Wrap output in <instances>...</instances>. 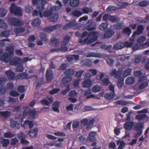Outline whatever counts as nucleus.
Returning a JSON list of instances; mask_svg holds the SVG:
<instances>
[{
  "mask_svg": "<svg viewBox=\"0 0 149 149\" xmlns=\"http://www.w3.org/2000/svg\"><path fill=\"white\" fill-rule=\"evenodd\" d=\"M45 0H39L37 4V9L39 11V15L40 17H48V19L52 21H56L59 18L58 15L57 14H53L52 12L57 11L60 9L62 6V4L61 2L59 1H56V3L58 4V6H52L50 7L49 11H45L43 14H42V11L45 9L44 5L46 3Z\"/></svg>",
  "mask_w": 149,
  "mask_h": 149,
  "instance_id": "obj_1",
  "label": "nucleus"
},
{
  "mask_svg": "<svg viewBox=\"0 0 149 149\" xmlns=\"http://www.w3.org/2000/svg\"><path fill=\"white\" fill-rule=\"evenodd\" d=\"M14 50L13 47H7L6 49V52L4 53L0 57V60L5 63L8 62L11 65H16L22 64L23 62L31 61V60H29L27 57H24L22 60L18 58L13 57L14 53Z\"/></svg>",
  "mask_w": 149,
  "mask_h": 149,
  "instance_id": "obj_2",
  "label": "nucleus"
},
{
  "mask_svg": "<svg viewBox=\"0 0 149 149\" xmlns=\"http://www.w3.org/2000/svg\"><path fill=\"white\" fill-rule=\"evenodd\" d=\"M97 34L96 32H91L86 38L84 40L81 39L79 42L82 44L86 43L88 45L90 44L97 40L98 37Z\"/></svg>",
  "mask_w": 149,
  "mask_h": 149,
  "instance_id": "obj_3",
  "label": "nucleus"
},
{
  "mask_svg": "<svg viewBox=\"0 0 149 149\" xmlns=\"http://www.w3.org/2000/svg\"><path fill=\"white\" fill-rule=\"evenodd\" d=\"M10 11L11 13L19 16H22V9L19 7L16 6L15 3H12L10 7Z\"/></svg>",
  "mask_w": 149,
  "mask_h": 149,
  "instance_id": "obj_4",
  "label": "nucleus"
},
{
  "mask_svg": "<svg viewBox=\"0 0 149 149\" xmlns=\"http://www.w3.org/2000/svg\"><path fill=\"white\" fill-rule=\"evenodd\" d=\"M133 42H126L124 43L118 42L116 43L114 46V48L117 49H121L124 47H130L132 45Z\"/></svg>",
  "mask_w": 149,
  "mask_h": 149,
  "instance_id": "obj_5",
  "label": "nucleus"
},
{
  "mask_svg": "<svg viewBox=\"0 0 149 149\" xmlns=\"http://www.w3.org/2000/svg\"><path fill=\"white\" fill-rule=\"evenodd\" d=\"M143 127V125L141 123H138L135 125L134 129L136 131V132L134 134L135 137H138L142 134L143 132L142 129Z\"/></svg>",
  "mask_w": 149,
  "mask_h": 149,
  "instance_id": "obj_6",
  "label": "nucleus"
},
{
  "mask_svg": "<svg viewBox=\"0 0 149 149\" xmlns=\"http://www.w3.org/2000/svg\"><path fill=\"white\" fill-rule=\"evenodd\" d=\"M64 141L63 138L58 139L57 141H54L47 143V144L50 146H54L57 147H61L63 145L62 142Z\"/></svg>",
  "mask_w": 149,
  "mask_h": 149,
  "instance_id": "obj_7",
  "label": "nucleus"
},
{
  "mask_svg": "<svg viewBox=\"0 0 149 149\" xmlns=\"http://www.w3.org/2000/svg\"><path fill=\"white\" fill-rule=\"evenodd\" d=\"M70 38L69 36H65L64 39L61 42V46L60 49V51L63 52H66L67 51L68 49L65 46L69 42Z\"/></svg>",
  "mask_w": 149,
  "mask_h": 149,
  "instance_id": "obj_8",
  "label": "nucleus"
},
{
  "mask_svg": "<svg viewBox=\"0 0 149 149\" xmlns=\"http://www.w3.org/2000/svg\"><path fill=\"white\" fill-rule=\"evenodd\" d=\"M9 24L11 25L16 26L23 24L22 22L19 19L15 18H10L8 19Z\"/></svg>",
  "mask_w": 149,
  "mask_h": 149,
  "instance_id": "obj_9",
  "label": "nucleus"
},
{
  "mask_svg": "<svg viewBox=\"0 0 149 149\" xmlns=\"http://www.w3.org/2000/svg\"><path fill=\"white\" fill-rule=\"evenodd\" d=\"M143 30V27L142 25L138 26L137 28V31H134L132 37L130 39V40L133 42L135 39V36L136 35H139L141 34Z\"/></svg>",
  "mask_w": 149,
  "mask_h": 149,
  "instance_id": "obj_10",
  "label": "nucleus"
},
{
  "mask_svg": "<svg viewBox=\"0 0 149 149\" xmlns=\"http://www.w3.org/2000/svg\"><path fill=\"white\" fill-rule=\"evenodd\" d=\"M149 46V42H147L145 43L142 44L141 45L140 44H135L132 47L133 50H136L139 49H141V48H145L148 47Z\"/></svg>",
  "mask_w": 149,
  "mask_h": 149,
  "instance_id": "obj_11",
  "label": "nucleus"
},
{
  "mask_svg": "<svg viewBox=\"0 0 149 149\" xmlns=\"http://www.w3.org/2000/svg\"><path fill=\"white\" fill-rule=\"evenodd\" d=\"M122 70H119L116 72V70L113 68L110 70V74L111 76L114 75L116 78L119 79L122 75Z\"/></svg>",
  "mask_w": 149,
  "mask_h": 149,
  "instance_id": "obj_12",
  "label": "nucleus"
},
{
  "mask_svg": "<svg viewBox=\"0 0 149 149\" xmlns=\"http://www.w3.org/2000/svg\"><path fill=\"white\" fill-rule=\"evenodd\" d=\"M103 19L104 21L109 20L113 22L119 20V19L116 16H111L107 15H105L104 16Z\"/></svg>",
  "mask_w": 149,
  "mask_h": 149,
  "instance_id": "obj_13",
  "label": "nucleus"
},
{
  "mask_svg": "<svg viewBox=\"0 0 149 149\" xmlns=\"http://www.w3.org/2000/svg\"><path fill=\"white\" fill-rule=\"evenodd\" d=\"M77 95V93L75 91H71L69 95L70 97L68 99L69 100L72 102H75L77 100L76 98H73V97L76 96Z\"/></svg>",
  "mask_w": 149,
  "mask_h": 149,
  "instance_id": "obj_14",
  "label": "nucleus"
},
{
  "mask_svg": "<svg viewBox=\"0 0 149 149\" xmlns=\"http://www.w3.org/2000/svg\"><path fill=\"white\" fill-rule=\"evenodd\" d=\"M60 102L59 101H56L52 104V109L53 111L57 113H59L60 111L59 107L60 106Z\"/></svg>",
  "mask_w": 149,
  "mask_h": 149,
  "instance_id": "obj_15",
  "label": "nucleus"
},
{
  "mask_svg": "<svg viewBox=\"0 0 149 149\" xmlns=\"http://www.w3.org/2000/svg\"><path fill=\"white\" fill-rule=\"evenodd\" d=\"M5 73L9 79L13 80H16V76H15V73L11 71L8 70Z\"/></svg>",
  "mask_w": 149,
  "mask_h": 149,
  "instance_id": "obj_16",
  "label": "nucleus"
},
{
  "mask_svg": "<svg viewBox=\"0 0 149 149\" xmlns=\"http://www.w3.org/2000/svg\"><path fill=\"white\" fill-rule=\"evenodd\" d=\"M47 99H44L41 101L42 104L45 105H49L50 103H52L53 101V98L52 97L47 96Z\"/></svg>",
  "mask_w": 149,
  "mask_h": 149,
  "instance_id": "obj_17",
  "label": "nucleus"
},
{
  "mask_svg": "<svg viewBox=\"0 0 149 149\" xmlns=\"http://www.w3.org/2000/svg\"><path fill=\"white\" fill-rule=\"evenodd\" d=\"M60 26V25H59L48 26L44 29V31L47 32H51L57 28H59Z\"/></svg>",
  "mask_w": 149,
  "mask_h": 149,
  "instance_id": "obj_18",
  "label": "nucleus"
},
{
  "mask_svg": "<svg viewBox=\"0 0 149 149\" xmlns=\"http://www.w3.org/2000/svg\"><path fill=\"white\" fill-rule=\"evenodd\" d=\"M89 71L91 72L92 74H90L89 73H87L85 75V77L88 78H91L92 76H95L97 74V71L94 69H91L89 70Z\"/></svg>",
  "mask_w": 149,
  "mask_h": 149,
  "instance_id": "obj_19",
  "label": "nucleus"
},
{
  "mask_svg": "<svg viewBox=\"0 0 149 149\" xmlns=\"http://www.w3.org/2000/svg\"><path fill=\"white\" fill-rule=\"evenodd\" d=\"M134 125V123L132 122H127L125 124L124 127L126 130H131Z\"/></svg>",
  "mask_w": 149,
  "mask_h": 149,
  "instance_id": "obj_20",
  "label": "nucleus"
},
{
  "mask_svg": "<svg viewBox=\"0 0 149 149\" xmlns=\"http://www.w3.org/2000/svg\"><path fill=\"white\" fill-rule=\"evenodd\" d=\"M72 79V77L71 76L66 75L64 76L62 80L63 83L66 84L71 81Z\"/></svg>",
  "mask_w": 149,
  "mask_h": 149,
  "instance_id": "obj_21",
  "label": "nucleus"
},
{
  "mask_svg": "<svg viewBox=\"0 0 149 149\" xmlns=\"http://www.w3.org/2000/svg\"><path fill=\"white\" fill-rule=\"evenodd\" d=\"M38 132V129L35 128L29 131V132L28 134L32 138H36L37 136Z\"/></svg>",
  "mask_w": 149,
  "mask_h": 149,
  "instance_id": "obj_22",
  "label": "nucleus"
},
{
  "mask_svg": "<svg viewBox=\"0 0 149 149\" xmlns=\"http://www.w3.org/2000/svg\"><path fill=\"white\" fill-rule=\"evenodd\" d=\"M134 75L135 76L139 77V81H141L144 80L145 77L142 76V73L140 71H136L134 72Z\"/></svg>",
  "mask_w": 149,
  "mask_h": 149,
  "instance_id": "obj_23",
  "label": "nucleus"
},
{
  "mask_svg": "<svg viewBox=\"0 0 149 149\" xmlns=\"http://www.w3.org/2000/svg\"><path fill=\"white\" fill-rule=\"evenodd\" d=\"M92 85V81L89 79L85 80L82 83L83 86L84 87H89Z\"/></svg>",
  "mask_w": 149,
  "mask_h": 149,
  "instance_id": "obj_24",
  "label": "nucleus"
},
{
  "mask_svg": "<svg viewBox=\"0 0 149 149\" xmlns=\"http://www.w3.org/2000/svg\"><path fill=\"white\" fill-rule=\"evenodd\" d=\"M29 78V76L26 73H22L18 74L16 76V80L18 79H22Z\"/></svg>",
  "mask_w": 149,
  "mask_h": 149,
  "instance_id": "obj_25",
  "label": "nucleus"
},
{
  "mask_svg": "<svg viewBox=\"0 0 149 149\" xmlns=\"http://www.w3.org/2000/svg\"><path fill=\"white\" fill-rule=\"evenodd\" d=\"M28 125L30 129H31L33 127V123L31 121L29 120H25L23 124H21V126L25 128L26 126Z\"/></svg>",
  "mask_w": 149,
  "mask_h": 149,
  "instance_id": "obj_26",
  "label": "nucleus"
},
{
  "mask_svg": "<svg viewBox=\"0 0 149 149\" xmlns=\"http://www.w3.org/2000/svg\"><path fill=\"white\" fill-rule=\"evenodd\" d=\"M53 74L51 70H47L46 73V78L48 81H50L53 78Z\"/></svg>",
  "mask_w": 149,
  "mask_h": 149,
  "instance_id": "obj_27",
  "label": "nucleus"
},
{
  "mask_svg": "<svg viewBox=\"0 0 149 149\" xmlns=\"http://www.w3.org/2000/svg\"><path fill=\"white\" fill-rule=\"evenodd\" d=\"M96 135V132H91L88 136L89 139L92 141L96 140L95 136Z\"/></svg>",
  "mask_w": 149,
  "mask_h": 149,
  "instance_id": "obj_28",
  "label": "nucleus"
},
{
  "mask_svg": "<svg viewBox=\"0 0 149 149\" xmlns=\"http://www.w3.org/2000/svg\"><path fill=\"white\" fill-rule=\"evenodd\" d=\"M79 56L77 55H72L70 56L67 57V58L68 61L70 62H72L74 59L75 60H77L79 59Z\"/></svg>",
  "mask_w": 149,
  "mask_h": 149,
  "instance_id": "obj_29",
  "label": "nucleus"
},
{
  "mask_svg": "<svg viewBox=\"0 0 149 149\" xmlns=\"http://www.w3.org/2000/svg\"><path fill=\"white\" fill-rule=\"evenodd\" d=\"M126 84L128 85H131L135 82L134 78L133 77H129L125 80Z\"/></svg>",
  "mask_w": 149,
  "mask_h": 149,
  "instance_id": "obj_30",
  "label": "nucleus"
},
{
  "mask_svg": "<svg viewBox=\"0 0 149 149\" xmlns=\"http://www.w3.org/2000/svg\"><path fill=\"white\" fill-rule=\"evenodd\" d=\"M1 143L3 147L7 146L9 143V140L7 139H5L2 138L0 139Z\"/></svg>",
  "mask_w": 149,
  "mask_h": 149,
  "instance_id": "obj_31",
  "label": "nucleus"
},
{
  "mask_svg": "<svg viewBox=\"0 0 149 149\" xmlns=\"http://www.w3.org/2000/svg\"><path fill=\"white\" fill-rule=\"evenodd\" d=\"M114 97V94L113 92L106 94L104 95V97L107 100H111Z\"/></svg>",
  "mask_w": 149,
  "mask_h": 149,
  "instance_id": "obj_32",
  "label": "nucleus"
},
{
  "mask_svg": "<svg viewBox=\"0 0 149 149\" xmlns=\"http://www.w3.org/2000/svg\"><path fill=\"white\" fill-rule=\"evenodd\" d=\"M70 4L71 6L75 7L79 5V0H70Z\"/></svg>",
  "mask_w": 149,
  "mask_h": 149,
  "instance_id": "obj_33",
  "label": "nucleus"
},
{
  "mask_svg": "<svg viewBox=\"0 0 149 149\" xmlns=\"http://www.w3.org/2000/svg\"><path fill=\"white\" fill-rule=\"evenodd\" d=\"M77 24L75 23V20H73L69 23L66 24L63 26V29H67L73 26L74 25H76Z\"/></svg>",
  "mask_w": 149,
  "mask_h": 149,
  "instance_id": "obj_34",
  "label": "nucleus"
},
{
  "mask_svg": "<svg viewBox=\"0 0 149 149\" xmlns=\"http://www.w3.org/2000/svg\"><path fill=\"white\" fill-rule=\"evenodd\" d=\"M10 125L11 127H15L17 129H19L20 127V125L18 123L14 120L11 121Z\"/></svg>",
  "mask_w": 149,
  "mask_h": 149,
  "instance_id": "obj_35",
  "label": "nucleus"
},
{
  "mask_svg": "<svg viewBox=\"0 0 149 149\" xmlns=\"http://www.w3.org/2000/svg\"><path fill=\"white\" fill-rule=\"evenodd\" d=\"M41 22V20L37 18L32 21V25L33 26H38L40 25Z\"/></svg>",
  "mask_w": 149,
  "mask_h": 149,
  "instance_id": "obj_36",
  "label": "nucleus"
},
{
  "mask_svg": "<svg viewBox=\"0 0 149 149\" xmlns=\"http://www.w3.org/2000/svg\"><path fill=\"white\" fill-rule=\"evenodd\" d=\"M114 33L113 31L109 30L105 33L104 37L106 38H109L113 35Z\"/></svg>",
  "mask_w": 149,
  "mask_h": 149,
  "instance_id": "obj_37",
  "label": "nucleus"
},
{
  "mask_svg": "<svg viewBox=\"0 0 149 149\" xmlns=\"http://www.w3.org/2000/svg\"><path fill=\"white\" fill-rule=\"evenodd\" d=\"M43 82V80L42 78H40L38 79L35 83L34 85L36 86V88L39 87L40 85L42 84Z\"/></svg>",
  "mask_w": 149,
  "mask_h": 149,
  "instance_id": "obj_38",
  "label": "nucleus"
},
{
  "mask_svg": "<svg viewBox=\"0 0 149 149\" xmlns=\"http://www.w3.org/2000/svg\"><path fill=\"white\" fill-rule=\"evenodd\" d=\"M101 89L100 86L97 85H94L92 88V91L93 92L97 93L99 92Z\"/></svg>",
  "mask_w": 149,
  "mask_h": 149,
  "instance_id": "obj_39",
  "label": "nucleus"
},
{
  "mask_svg": "<svg viewBox=\"0 0 149 149\" xmlns=\"http://www.w3.org/2000/svg\"><path fill=\"white\" fill-rule=\"evenodd\" d=\"M25 29L24 28H18L15 29L14 32L15 34H18L24 32Z\"/></svg>",
  "mask_w": 149,
  "mask_h": 149,
  "instance_id": "obj_40",
  "label": "nucleus"
},
{
  "mask_svg": "<svg viewBox=\"0 0 149 149\" xmlns=\"http://www.w3.org/2000/svg\"><path fill=\"white\" fill-rule=\"evenodd\" d=\"M11 114L8 111H5L3 112L0 111V116L4 118L9 116Z\"/></svg>",
  "mask_w": 149,
  "mask_h": 149,
  "instance_id": "obj_41",
  "label": "nucleus"
},
{
  "mask_svg": "<svg viewBox=\"0 0 149 149\" xmlns=\"http://www.w3.org/2000/svg\"><path fill=\"white\" fill-rule=\"evenodd\" d=\"M117 144L118 145V148L119 149H122L125 146V144L124 142L121 141H117Z\"/></svg>",
  "mask_w": 149,
  "mask_h": 149,
  "instance_id": "obj_42",
  "label": "nucleus"
},
{
  "mask_svg": "<svg viewBox=\"0 0 149 149\" xmlns=\"http://www.w3.org/2000/svg\"><path fill=\"white\" fill-rule=\"evenodd\" d=\"M108 27V24L106 23H102L99 26V29L101 30H104L106 29Z\"/></svg>",
  "mask_w": 149,
  "mask_h": 149,
  "instance_id": "obj_43",
  "label": "nucleus"
},
{
  "mask_svg": "<svg viewBox=\"0 0 149 149\" xmlns=\"http://www.w3.org/2000/svg\"><path fill=\"white\" fill-rule=\"evenodd\" d=\"M146 40V38L144 36H141L137 40V42L140 45H141Z\"/></svg>",
  "mask_w": 149,
  "mask_h": 149,
  "instance_id": "obj_44",
  "label": "nucleus"
},
{
  "mask_svg": "<svg viewBox=\"0 0 149 149\" xmlns=\"http://www.w3.org/2000/svg\"><path fill=\"white\" fill-rule=\"evenodd\" d=\"M92 23V21H89L86 24L85 26L86 27V29L88 31H91L95 29V27L92 28L89 27V26Z\"/></svg>",
  "mask_w": 149,
  "mask_h": 149,
  "instance_id": "obj_45",
  "label": "nucleus"
},
{
  "mask_svg": "<svg viewBox=\"0 0 149 149\" xmlns=\"http://www.w3.org/2000/svg\"><path fill=\"white\" fill-rule=\"evenodd\" d=\"M38 113L34 110H32L30 112L29 115L32 118H35Z\"/></svg>",
  "mask_w": 149,
  "mask_h": 149,
  "instance_id": "obj_46",
  "label": "nucleus"
},
{
  "mask_svg": "<svg viewBox=\"0 0 149 149\" xmlns=\"http://www.w3.org/2000/svg\"><path fill=\"white\" fill-rule=\"evenodd\" d=\"M123 32L127 34L128 36H130L132 32L131 30L129 27H125L123 29Z\"/></svg>",
  "mask_w": 149,
  "mask_h": 149,
  "instance_id": "obj_47",
  "label": "nucleus"
},
{
  "mask_svg": "<svg viewBox=\"0 0 149 149\" xmlns=\"http://www.w3.org/2000/svg\"><path fill=\"white\" fill-rule=\"evenodd\" d=\"M118 82V86L119 88H121L122 87L123 84V79L121 77V76L119 79Z\"/></svg>",
  "mask_w": 149,
  "mask_h": 149,
  "instance_id": "obj_48",
  "label": "nucleus"
},
{
  "mask_svg": "<svg viewBox=\"0 0 149 149\" xmlns=\"http://www.w3.org/2000/svg\"><path fill=\"white\" fill-rule=\"evenodd\" d=\"M131 73V70L128 68L126 69L124 71L123 76L124 77H125L127 76L130 75Z\"/></svg>",
  "mask_w": 149,
  "mask_h": 149,
  "instance_id": "obj_49",
  "label": "nucleus"
},
{
  "mask_svg": "<svg viewBox=\"0 0 149 149\" xmlns=\"http://www.w3.org/2000/svg\"><path fill=\"white\" fill-rule=\"evenodd\" d=\"M148 85V83L147 81H145L142 83L139 86V89H143L146 87Z\"/></svg>",
  "mask_w": 149,
  "mask_h": 149,
  "instance_id": "obj_50",
  "label": "nucleus"
},
{
  "mask_svg": "<svg viewBox=\"0 0 149 149\" xmlns=\"http://www.w3.org/2000/svg\"><path fill=\"white\" fill-rule=\"evenodd\" d=\"M15 134L10 132H7L4 134L3 136L5 137L11 138L14 137Z\"/></svg>",
  "mask_w": 149,
  "mask_h": 149,
  "instance_id": "obj_51",
  "label": "nucleus"
},
{
  "mask_svg": "<svg viewBox=\"0 0 149 149\" xmlns=\"http://www.w3.org/2000/svg\"><path fill=\"white\" fill-rule=\"evenodd\" d=\"M72 14L75 17H79L82 15V13L80 11L75 10L72 12Z\"/></svg>",
  "mask_w": 149,
  "mask_h": 149,
  "instance_id": "obj_52",
  "label": "nucleus"
},
{
  "mask_svg": "<svg viewBox=\"0 0 149 149\" xmlns=\"http://www.w3.org/2000/svg\"><path fill=\"white\" fill-rule=\"evenodd\" d=\"M74 73V70L72 69H69L67 70L65 72V73L66 75L71 76Z\"/></svg>",
  "mask_w": 149,
  "mask_h": 149,
  "instance_id": "obj_53",
  "label": "nucleus"
},
{
  "mask_svg": "<svg viewBox=\"0 0 149 149\" xmlns=\"http://www.w3.org/2000/svg\"><path fill=\"white\" fill-rule=\"evenodd\" d=\"M94 122L95 120L94 119H92L90 120L87 125L86 128L87 129H88L91 128L93 125Z\"/></svg>",
  "mask_w": 149,
  "mask_h": 149,
  "instance_id": "obj_54",
  "label": "nucleus"
},
{
  "mask_svg": "<svg viewBox=\"0 0 149 149\" xmlns=\"http://www.w3.org/2000/svg\"><path fill=\"white\" fill-rule=\"evenodd\" d=\"M82 10L83 11L84 13L86 14L91 13L92 11V10L91 9L86 7L83 9Z\"/></svg>",
  "mask_w": 149,
  "mask_h": 149,
  "instance_id": "obj_55",
  "label": "nucleus"
},
{
  "mask_svg": "<svg viewBox=\"0 0 149 149\" xmlns=\"http://www.w3.org/2000/svg\"><path fill=\"white\" fill-rule=\"evenodd\" d=\"M116 104L120 105H126L127 104V102L123 100H118L115 102Z\"/></svg>",
  "mask_w": 149,
  "mask_h": 149,
  "instance_id": "obj_56",
  "label": "nucleus"
},
{
  "mask_svg": "<svg viewBox=\"0 0 149 149\" xmlns=\"http://www.w3.org/2000/svg\"><path fill=\"white\" fill-rule=\"evenodd\" d=\"M19 142L18 140L16 138L12 139L10 140V143L12 145H16Z\"/></svg>",
  "mask_w": 149,
  "mask_h": 149,
  "instance_id": "obj_57",
  "label": "nucleus"
},
{
  "mask_svg": "<svg viewBox=\"0 0 149 149\" xmlns=\"http://www.w3.org/2000/svg\"><path fill=\"white\" fill-rule=\"evenodd\" d=\"M7 13V11L3 8L0 9V15L1 17L5 16Z\"/></svg>",
  "mask_w": 149,
  "mask_h": 149,
  "instance_id": "obj_58",
  "label": "nucleus"
},
{
  "mask_svg": "<svg viewBox=\"0 0 149 149\" xmlns=\"http://www.w3.org/2000/svg\"><path fill=\"white\" fill-rule=\"evenodd\" d=\"M139 5L142 7L146 6L149 4V1H142L139 3Z\"/></svg>",
  "mask_w": 149,
  "mask_h": 149,
  "instance_id": "obj_59",
  "label": "nucleus"
},
{
  "mask_svg": "<svg viewBox=\"0 0 149 149\" xmlns=\"http://www.w3.org/2000/svg\"><path fill=\"white\" fill-rule=\"evenodd\" d=\"M9 35V32L8 31H4L2 32L1 34V36L2 37H7Z\"/></svg>",
  "mask_w": 149,
  "mask_h": 149,
  "instance_id": "obj_60",
  "label": "nucleus"
},
{
  "mask_svg": "<svg viewBox=\"0 0 149 149\" xmlns=\"http://www.w3.org/2000/svg\"><path fill=\"white\" fill-rule=\"evenodd\" d=\"M145 115H146L144 113L138 115L136 116V118L139 120H141L145 117Z\"/></svg>",
  "mask_w": 149,
  "mask_h": 149,
  "instance_id": "obj_61",
  "label": "nucleus"
},
{
  "mask_svg": "<svg viewBox=\"0 0 149 149\" xmlns=\"http://www.w3.org/2000/svg\"><path fill=\"white\" fill-rule=\"evenodd\" d=\"M10 94L14 97H18L19 96V93L15 91H11L10 92Z\"/></svg>",
  "mask_w": 149,
  "mask_h": 149,
  "instance_id": "obj_62",
  "label": "nucleus"
},
{
  "mask_svg": "<svg viewBox=\"0 0 149 149\" xmlns=\"http://www.w3.org/2000/svg\"><path fill=\"white\" fill-rule=\"evenodd\" d=\"M24 111L23 113V117H25L27 115L29 111V109L28 107H26L24 108Z\"/></svg>",
  "mask_w": 149,
  "mask_h": 149,
  "instance_id": "obj_63",
  "label": "nucleus"
},
{
  "mask_svg": "<svg viewBox=\"0 0 149 149\" xmlns=\"http://www.w3.org/2000/svg\"><path fill=\"white\" fill-rule=\"evenodd\" d=\"M54 134L56 136H65L66 134L62 132H54Z\"/></svg>",
  "mask_w": 149,
  "mask_h": 149,
  "instance_id": "obj_64",
  "label": "nucleus"
}]
</instances>
